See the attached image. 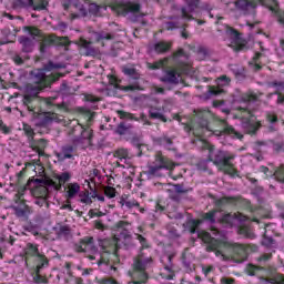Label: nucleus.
<instances>
[{
  "label": "nucleus",
  "instance_id": "f257e3e1",
  "mask_svg": "<svg viewBox=\"0 0 284 284\" xmlns=\"http://www.w3.org/2000/svg\"><path fill=\"white\" fill-rule=\"evenodd\" d=\"M212 232L216 237H212V235L205 231L197 232L199 239L207 244V252H215V255L220 256L222 261H225L226 258L224 250H233L240 261H245L247 258V254H250V245L230 243L225 236L220 235L219 230L216 229Z\"/></svg>",
  "mask_w": 284,
  "mask_h": 284
},
{
  "label": "nucleus",
  "instance_id": "f03ea898",
  "mask_svg": "<svg viewBox=\"0 0 284 284\" xmlns=\"http://www.w3.org/2000/svg\"><path fill=\"white\" fill-rule=\"evenodd\" d=\"M52 68H57V67H54L50 62L47 68L33 72L34 84L27 85V93L24 94V98H23V103L24 105H27L29 112H32V109L30 108V103H32V99H36V97L41 92V90L48 88L50 83L59 79V77H55L54 74L45 75V70H52Z\"/></svg>",
  "mask_w": 284,
  "mask_h": 284
},
{
  "label": "nucleus",
  "instance_id": "7ed1b4c3",
  "mask_svg": "<svg viewBox=\"0 0 284 284\" xmlns=\"http://www.w3.org/2000/svg\"><path fill=\"white\" fill-rule=\"evenodd\" d=\"M204 150H209V160L219 168L220 172L229 174V176H236V169L232 161L235 155L232 153H225L223 151H214V146L210 142H202Z\"/></svg>",
  "mask_w": 284,
  "mask_h": 284
},
{
  "label": "nucleus",
  "instance_id": "20e7f679",
  "mask_svg": "<svg viewBox=\"0 0 284 284\" xmlns=\"http://www.w3.org/2000/svg\"><path fill=\"white\" fill-rule=\"evenodd\" d=\"M152 265V257H148L143 254L138 255L134 258L132 270L129 271V276H131V282L128 284H145L148 283V267Z\"/></svg>",
  "mask_w": 284,
  "mask_h": 284
},
{
  "label": "nucleus",
  "instance_id": "39448f33",
  "mask_svg": "<svg viewBox=\"0 0 284 284\" xmlns=\"http://www.w3.org/2000/svg\"><path fill=\"white\" fill-rule=\"evenodd\" d=\"M204 221H209L210 223H214L219 221V223H222L223 225L232 227V225H236V223H244V221H247V216L241 214V213H234L232 214H224L221 211H211L203 216Z\"/></svg>",
  "mask_w": 284,
  "mask_h": 284
},
{
  "label": "nucleus",
  "instance_id": "423d86ee",
  "mask_svg": "<svg viewBox=\"0 0 284 284\" xmlns=\"http://www.w3.org/2000/svg\"><path fill=\"white\" fill-rule=\"evenodd\" d=\"M64 10L71 12L72 19L78 17H85L89 12L97 14L99 12V6L88 2V0H72L69 4H64Z\"/></svg>",
  "mask_w": 284,
  "mask_h": 284
},
{
  "label": "nucleus",
  "instance_id": "0eeeda50",
  "mask_svg": "<svg viewBox=\"0 0 284 284\" xmlns=\"http://www.w3.org/2000/svg\"><path fill=\"white\" fill-rule=\"evenodd\" d=\"M24 31L29 32L33 39L36 38V41H39L41 43V52H43V49L45 45H50L51 43H63V45H68V38H57L55 36H45L41 33V31L34 27H24Z\"/></svg>",
  "mask_w": 284,
  "mask_h": 284
},
{
  "label": "nucleus",
  "instance_id": "6e6552de",
  "mask_svg": "<svg viewBox=\"0 0 284 284\" xmlns=\"http://www.w3.org/2000/svg\"><path fill=\"white\" fill-rule=\"evenodd\" d=\"M237 110L239 113L235 115V118L242 121V125L246 129L248 134H254V132L261 128V122L256 121V118L254 114H252V111L243 106H240Z\"/></svg>",
  "mask_w": 284,
  "mask_h": 284
},
{
  "label": "nucleus",
  "instance_id": "1a4fd4ad",
  "mask_svg": "<svg viewBox=\"0 0 284 284\" xmlns=\"http://www.w3.org/2000/svg\"><path fill=\"white\" fill-rule=\"evenodd\" d=\"M225 32H226V43L229 48H232L235 52H239L241 50H246L247 41L241 38V33L239 31L232 29V27L226 26Z\"/></svg>",
  "mask_w": 284,
  "mask_h": 284
},
{
  "label": "nucleus",
  "instance_id": "9d476101",
  "mask_svg": "<svg viewBox=\"0 0 284 284\" xmlns=\"http://www.w3.org/2000/svg\"><path fill=\"white\" fill-rule=\"evenodd\" d=\"M161 170H174V162L156 153L154 162L149 166V174L152 176H161Z\"/></svg>",
  "mask_w": 284,
  "mask_h": 284
},
{
  "label": "nucleus",
  "instance_id": "9b49d317",
  "mask_svg": "<svg viewBox=\"0 0 284 284\" xmlns=\"http://www.w3.org/2000/svg\"><path fill=\"white\" fill-rule=\"evenodd\" d=\"M111 9L121 17L125 14H136L141 10V4L132 1L126 2H111Z\"/></svg>",
  "mask_w": 284,
  "mask_h": 284
},
{
  "label": "nucleus",
  "instance_id": "f8f14e48",
  "mask_svg": "<svg viewBox=\"0 0 284 284\" xmlns=\"http://www.w3.org/2000/svg\"><path fill=\"white\" fill-rule=\"evenodd\" d=\"M30 185H33L32 194L36 199H48V186L42 180L36 179Z\"/></svg>",
  "mask_w": 284,
  "mask_h": 284
},
{
  "label": "nucleus",
  "instance_id": "ddd939ff",
  "mask_svg": "<svg viewBox=\"0 0 284 284\" xmlns=\"http://www.w3.org/2000/svg\"><path fill=\"white\" fill-rule=\"evenodd\" d=\"M24 254L27 256V258H30V256H34L37 258V263L41 264V263H48V257H45V255L39 253V247L34 244H27L26 248H24Z\"/></svg>",
  "mask_w": 284,
  "mask_h": 284
},
{
  "label": "nucleus",
  "instance_id": "4468645a",
  "mask_svg": "<svg viewBox=\"0 0 284 284\" xmlns=\"http://www.w3.org/2000/svg\"><path fill=\"white\" fill-rule=\"evenodd\" d=\"M73 143L79 148H90V145H92V129H84L81 136L78 140H74Z\"/></svg>",
  "mask_w": 284,
  "mask_h": 284
},
{
  "label": "nucleus",
  "instance_id": "2eb2a0df",
  "mask_svg": "<svg viewBox=\"0 0 284 284\" xmlns=\"http://www.w3.org/2000/svg\"><path fill=\"white\" fill-rule=\"evenodd\" d=\"M230 85V78L223 75L216 80V87H209V93L216 97L217 94H223V88Z\"/></svg>",
  "mask_w": 284,
  "mask_h": 284
},
{
  "label": "nucleus",
  "instance_id": "dca6fc26",
  "mask_svg": "<svg viewBox=\"0 0 284 284\" xmlns=\"http://www.w3.org/2000/svg\"><path fill=\"white\" fill-rule=\"evenodd\" d=\"M187 3L186 8L182 9L183 19H192V13L199 8V0H185Z\"/></svg>",
  "mask_w": 284,
  "mask_h": 284
},
{
  "label": "nucleus",
  "instance_id": "f3484780",
  "mask_svg": "<svg viewBox=\"0 0 284 284\" xmlns=\"http://www.w3.org/2000/svg\"><path fill=\"white\" fill-rule=\"evenodd\" d=\"M38 121H40L41 125H48L51 121H57V113L51 112H42L37 115Z\"/></svg>",
  "mask_w": 284,
  "mask_h": 284
},
{
  "label": "nucleus",
  "instance_id": "a211bd4d",
  "mask_svg": "<svg viewBox=\"0 0 284 284\" xmlns=\"http://www.w3.org/2000/svg\"><path fill=\"white\" fill-rule=\"evenodd\" d=\"M212 112L210 110L204 109L196 112V119H202L201 130L202 132L207 128V119H212Z\"/></svg>",
  "mask_w": 284,
  "mask_h": 284
},
{
  "label": "nucleus",
  "instance_id": "6ab92c4d",
  "mask_svg": "<svg viewBox=\"0 0 284 284\" xmlns=\"http://www.w3.org/2000/svg\"><path fill=\"white\" fill-rule=\"evenodd\" d=\"M45 265H48V263L45 262H42L41 264L37 265L36 275L33 276L34 283H39V284L48 283V277L41 275V270H43Z\"/></svg>",
  "mask_w": 284,
  "mask_h": 284
},
{
  "label": "nucleus",
  "instance_id": "aec40b11",
  "mask_svg": "<svg viewBox=\"0 0 284 284\" xmlns=\"http://www.w3.org/2000/svg\"><path fill=\"white\" fill-rule=\"evenodd\" d=\"M73 152V146H64L60 153H57L58 161H65V159H72Z\"/></svg>",
  "mask_w": 284,
  "mask_h": 284
},
{
  "label": "nucleus",
  "instance_id": "412c9836",
  "mask_svg": "<svg viewBox=\"0 0 284 284\" xmlns=\"http://www.w3.org/2000/svg\"><path fill=\"white\" fill-rule=\"evenodd\" d=\"M79 192H81V186L79 185V183H69L67 185L68 199H74V196H77V194H79Z\"/></svg>",
  "mask_w": 284,
  "mask_h": 284
},
{
  "label": "nucleus",
  "instance_id": "4be33fe9",
  "mask_svg": "<svg viewBox=\"0 0 284 284\" xmlns=\"http://www.w3.org/2000/svg\"><path fill=\"white\" fill-rule=\"evenodd\" d=\"M164 83H178L179 82V73L174 70L166 71L165 77L162 78Z\"/></svg>",
  "mask_w": 284,
  "mask_h": 284
},
{
  "label": "nucleus",
  "instance_id": "5701e85b",
  "mask_svg": "<svg viewBox=\"0 0 284 284\" xmlns=\"http://www.w3.org/2000/svg\"><path fill=\"white\" fill-rule=\"evenodd\" d=\"M19 43H21L23 52H32V48L34 47L32 40L26 37H20Z\"/></svg>",
  "mask_w": 284,
  "mask_h": 284
},
{
  "label": "nucleus",
  "instance_id": "b1692460",
  "mask_svg": "<svg viewBox=\"0 0 284 284\" xmlns=\"http://www.w3.org/2000/svg\"><path fill=\"white\" fill-rule=\"evenodd\" d=\"M94 39H97L98 43H102V45H103V43H105V41H110V40L114 39V36H112L111 33L102 31L100 33H95Z\"/></svg>",
  "mask_w": 284,
  "mask_h": 284
},
{
  "label": "nucleus",
  "instance_id": "393cba45",
  "mask_svg": "<svg viewBox=\"0 0 284 284\" xmlns=\"http://www.w3.org/2000/svg\"><path fill=\"white\" fill-rule=\"evenodd\" d=\"M71 176L72 175H70V173H68V172L57 175L59 183L55 184V190H61V185L68 183V181H70Z\"/></svg>",
  "mask_w": 284,
  "mask_h": 284
},
{
  "label": "nucleus",
  "instance_id": "a878e982",
  "mask_svg": "<svg viewBox=\"0 0 284 284\" xmlns=\"http://www.w3.org/2000/svg\"><path fill=\"white\" fill-rule=\"evenodd\" d=\"M16 215L19 216L20 219L23 216H28L30 214V207L26 204H21L20 206L14 209Z\"/></svg>",
  "mask_w": 284,
  "mask_h": 284
},
{
  "label": "nucleus",
  "instance_id": "bb28decb",
  "mask_svg": "<svg viewBox=\"0 0 284 284\" xmlns=\"http://www.w3.org/2000/svg\"><path fill=\"white\" fill-rule=\"evenodd\" d=\"M33 10H45L48 8V1L45 0H36L33 4L30 6Z\"/></svg>",
  "mask_w": 284,
  "mask_h": 284
},
{
  "label": "nucleus",
  "instance_id": "cd10ccee",
  "mask_svg": "<svg viewBox=\"0 0 284 284\" xmlns=\"http://www.w3.org/2000/svg\"><path fill=\"white\" fill-rule=\"evenodd\" d=\"M13 3L18 8H30L33 6L34 0H13Z\"/></svg>",
  "mask_w": 284,
  "mask_h": 284
},
{
  "label": "nucleus",
  "instance_id": "c85d7f7f",
  "mask_svg": "<svg viewBox=\"0 0 284 284\" xmlns=\"http://www.w3.org/2000/svg\"><path fill=\"white\" fill-rule=\"evenodd\" d=\"M170 48H172V43L170 42H159L158 44H155L156 52H168Z\"/></svg>",
  "mask_w": 284,
  "mask_h": 284
},
{
  "label": "nucleus",
  "instance_id": "c756f323",
  "mask_svg": "<svg viewBox=\"0 0 284 284\" xmlns=\"http://www.w3.org/2000/svg\"><path fill=\"white\" fill-rule=\"evenodd\" d=\"M168 65V58H164L163 60H160L153 64H149V68L151 70H159L161 68H165Z\"/></svg>",
  "mask_w": 284,
  "mask_h": 284
},
{
  "label": "nucleus",
  "instance_id": "7c9ffc66",
  "mask_svg": "<svg viewBox=\"0 0 284 284\" xmlns=\"http://www.w3.org/2000/svg\"><path fill=\"white\" fill-rule=\"evenodd\" d=\"M150 118L159 119L160 121H163L164 123L168 121L161 111H156L154 109L150 110Z\"/></svg>",
  "mask_w": 284,
  "mask_h": 284
},
{
  "label": "nucleus",
  "instance_id": "2f4dec72",
  "mask_svg": "<svg viewBox=\"0 0 284 284\" xmlns=\"http://www.w3.org/2000/svg\"><path fill=\"white\" fill-rule=\"evenodd\" d=\"M80 202L84 203L85 205L92 204V197H90V193L89 192L80 193Z\"/></svg>",
  "mask_w": 284,
  "mask_h": 284
},
{
  "label": "nucleus",
  "instance_id": "473e14b6",
  "mask_svg": "<svg viewBox=\"0 0 284 284\" xmlns=\"http://www.w3.org/2000/svg\"><path fill=\"white\" fill-rule=\"evenodd\" d=\"M104 194L108 196V199H114V196H116V189L112 186H105Z\"/></svg>",
  "mask_w": 284,
  "mask_h": 284
},
{
  "label": "nucleus",
  "instance_id": "72a5a7b5",
  "mask_svg": "<svg viewBox=\"0 0 284 284\" xmlns=\"http://www.w3.org/2000/svg\"><path fill=\"white\" fill-rule=\"evenodd\" d=\"M226 134H230L231 136H235V139H242L243 135H241V133L236 132V130H234V128L232 126H227L225 129Z\"/></svg>",
  "mask_w": 284,
  "mask_h": 284
},
{
  "label": "nucleus",
  "instance_id": "f704fd0d",
  "mask_svg": "<svg viewBox=\"0 0 284 284\" xmlns=\"http://www.w3.org/2000/svg\"><path fill=\"white\" fill-rule=\"evenodd\" d=\"M130 129V125H125V123H120L116 128V133L118 134H125L128 130Z\"/></svg>",
  "mask_w": 284,
  "mask_h": 284
},
{
  "label": "nucleus",
  "instance_id": "c9c22d12",
  "mask_svg": "<svg viewBox=\"0 0 284 284\" xmlns=\"http://www.w3.org/2000/svg\"><path fill=\"white\" fill-rule=\"evenodd\" d=\"M274 176L277 181L284 183V168H281L277 171H275Z\"/></svg>",
  "mask_w": 284,
  "mask_h": 284
},
{
  "label": "nucleus",
  "instance_id": "e433bc0d",
  "mask_svg": "<svg viewBox=\"0 0 284 284\" xmlns=\"http://www.w3.org/2000/svg\"><path fill=\"white\" fill-rule=\"evenodd\" d=\"M258 270H261V267L250 264L246 268V272H247L248 276H254L256 274V272H258Z\"/></svg>",
  "mask_w": 284,
  "mask_h": 284
},
{
  "label": "nucleus",
  "instance_id": "4c0bfd02",
  "mask_svg": "<svg viewBox=\"0 0 284 284\" xmlns=\"http://www.w3.org/2000/svg\"><path fill=\"white\" fill-rule=\"evenodd\" d=\"M115 154L120 160L128 159V150L125 149H119Z\"/></svg>",
  "mask_w": 284,
  "mask_h": 284
},
{
  "label": "nucleus",
  "instance_id": "58836bf2",
  "mask_svg": "<svg viewBox=\"0 0 284 284\" xmlns=\"http://www.w3.org/2000/svg\"><path fill=\"white\" fill-rule=\"evenodd\" d=\"M243 101H244L245 103H250V102H252V101H256V94H254V93L245 94V95L243 97Z\"/></svg>",
  "mask_w": 284,
  "mask_h": 284
},
{
  "label": "nucleus",
  "instance_id": "ea45409f",
  "mask_svg": "<svg viewBox=\"0 0 284 284\" xmlns=\"http://www.w3.org/2000/svg\"><path fill=\"white\" fill-rule=\"evenodd\" d=\"M239 232L240 234H243L247 239H252V234L250 233V229H247V226H241Z\"/></svg>",
  "mask_w": 284,
  "mask_h": 284
},
{
  "label": "nucleus",
  "instance_id": "a19ab883",
  "mask_svg": "<svg viewBox=\"0 0 284 284\" xmlns=\"http://www.w3.org/2000/svg\"><path fill=\"white\" fill-rule=\"evenodd\" d=\"M266 121H268V123H276V121H278V116L272 112L267 113Z\"/></svg>",
  "mask_w": 284,
  "mask_h": 284
},
{
  "label": "nucleus",
  "instance_id": "79ce46f5",
  "mask_svg": "<svg viewBox=\"0 0 284 284\" xmlns=\"http://www.w3.org/2000/svg\"><path fill=\"white\" fill-rule=\"evenodd\" d=\"M118 114L120 116V119H134V115H132V113L125 112V111H118Z\"/></svg>",
  "mask_w": 284,
  "mask_h": 284
},
{
  "label": "nucleus",
  "instance_id": "37998d69",
  "mask_svg": "<svg viewBox=\"0 0 284 284\" xmlns=\"http://www.w3.org/2000/svg\"><path fill=\"white\" fill-rule=\"evenodd\" d=\"M88 250H92V243H82L78 252H87Z\"/></svg>",
  "mask_w": 284,
  "mask_h": 284
},
{
  "label": "nucleus",
  "instance_id": "c03bdc74",
  "mask_svg": "<svg viewBox=\"0 0 284 284\" xmlns=\"http://www.w3.org/2000/svg\"><path fill=\"white\" fill-rule=\"evenodd\" d=\"M123 72L128 77H134L136 74V70H134V68H123Z\"/></svg>",
  "mask_w": 284,
  "mask_h": 284
},
{
  "label": "nucleus",
  "instance_id": "a18cd8bd",
  "mask_svg": "<svg viewBox=\"0 0 284 284\" xmlns=\"http://www.w3.org/2000/svg\"><path fill=\"white\" fill-rule=\"evenodd\" d=\"M128 225H130V224L125 221H120L116 223L118 230H125L128 227Z\"/></svg>",
  "mask_w": 284,
  "mask_h": 284
},
{
  "label": "nucleus",
  "instance_id": "49530a36",
  "mask_svg": "<svg viewBox=\"0 0 284 284\" xmlns=\"http://www.w3.org/2000/svg\"><path fill=\"white\" fill-rule=\"evenodd\" d=\"M271 283L274 284H284V277L282 275L276 276L274 280H271Z\"/></svg>",
  "mask_w": 284,
  "mask_h": 284
},
{
  "label": "nucleus",
  "instance_id": "de8ad7c7",
  "mask_svg": "<svg viewBox=\"0 0 284 284\" xmlns=\"http://www.w3.org/2000/svg\"><path fill=\"white\" fill-rule=\"evenodd\" d=\"M89 214H91L92 217H94V216H105V213H103L101 211H97V210H91L89 212Z\"/></svg>",
  "mask_w": 284,
  "mask_h": 284
},
{
  "label": "nucleus",
  "instance_id": "09e8293b",
  "mask_svg": "<svg viewBox=\"0 0 284 284\" xmlns=\"http://www.w3.org/2000/svg\"><path fill=\"white\" fill-rule=\"evenodd\" d=\"M48 202H45V197H38L36 200V205H39V207H43Z\"/></svg>",
  "mask_w": 284,
  "mask_h": 284
},
{
  "label": "nucleus",
  "instance_id": "8fccbe9b",
  "mask_svg": "<svg viewBox=\"0 0 284 284\" xmlns=\"http://www.w3.org/2000/svg\"><path fill=\"white\" fill-rule=\"evenodd\" d=\"M122 205H125V207H136L139 203L136 201H125Z\"/></svg>",
  "mask_w": 284,
  "mask_h": 284
},
{
  "label": "nucleus",
  "instance_id": "3c124183",
  "mask_svg": "<svg viewBox=\"0 0 284 284\" xmlns=\"http://www.w3.org/2000/svg\"><path fill=\"white\" fill-rule=\"evenodd\" d=\"M0 130L3 132V134H8L10 132V129L3 124V120L0 119Z\"/></svg>",
  "mask_w": 284,
  "mask_h": 284
},
{
  "label": "nucleus",
  "instance_id": "603ef678",
  "mask_svg": "<svg viewBox=\"0 0 284 284\" xmlns=\"http://www.w3.org/2000/svg\"><path fill=\"white\" fill-rule=\"evenodd\" d=\"M193 225H194V227L191 229V234L196 233V229L199 227V225H201V220L194 221V222H193Z\"/></svg>",
  "mask_w": 284,
  "mask_h": 284
},
{
  "label": "nucleus",
  "instance_id": "864d4df0",
  "mask_svg": "<svg viewBox=\"0 0 284 284\" xmlns=\"http://www.w3.org/2000/svg\"><path fill=\"white\" fill-rule=\"evenodd\" d=\"M210 272H214V266H204L203 267V273L205 274V276H207V274H210Z\"/></svg>",
  "mask_w": 284,
  "mask_h": 284
},
{
  "label": "nucleus",
  "instance_id": "5fc2aeb1",
  "mask_svg": "<svg viewBox=\"0 0 284 284\" xmlns=\"http://www.w3.org/2000/svg\"><path fill=\"white\" fill-rule=\"evenodd\" d=\"M138 241H140L142 247H148V244H145V237H143L142 235H138Z\"/></svg>",
  "mask_w": 284,
  "mask_h": 284
},
{
  "label": "nucleus",
  "instance_id": "6e6d98bb",
  "mask_svg": "<svg viewBox=\"0 0 284 284\" xmlns=\"http://www.w3.org/2000/svg\"><path fill=\"white\" fill-rule=\"evenodd\" d=\"M113 250H119V237L114 236L112 240Z\"/></svg>",
  "mask_w": 284,
  "mask_h": 284
},
{
  "label": "nucleus",
  "instance_id": "4d7b16f0",
  "mask_svg": "<svg viewBox=\"0 0 284 284\" xmlns=\"http://www.w3.org/2000/svg\"><path fill=\"white\" fill-rule=\"evenodd\" d=\"M24 132L28 136H32L34 134V131H32V128L30 126H24Z\"/></svg>",
  "mask_w": 284,
  "mask_h": 284
},
{
  "label": "nucleus",
  "instance_id": "13d9d810",
  "mask_svg": "<svg viewBox=\"0 0 284 284\" xmlns=\"http://www.w3.org/2000/svg\"><path fill=\"white\" fill-rule=\"evenodd\" d=\"M13 61L17 65H21V63H23V59L19 55L13 57Z\"/></svg>",
  "mask_w": 284,
  "mask_h": 284
},
{
  "label": "nucleus",
  "instance_id": "bf43d9fd",
  "mask_svg": "<svg viewBox=\"0 0 284 284\" xmlns=\"http://www.w3.org/2000/svg\"><path fill=\"white\" fill-rule=\"evenodd\" d=\"M140 119L144 125H150V121L144 114H141Z\"/></svg>",
  "mask_w": 284,
  "mask_h": 284
},
{
  "label": "nucleus",
  "instance_id": "052dcab7",
  "mask_svg": "<svg viewBox=\"0 0 284 284\" xmlns=\"http://www.w3.org/2000/svg\"><path fill=\"white\" fill-rule=\"evenodd\" d=\"M110 260H106L105 257L101 256V258L98 261V265H103V263L108 264Z\"/></svg>",
  "mask_w": 284,
  "mask_h": 284
},
{
  "label": "nucleus",
  "instance_id": "680f3d73",
  "mask_svg": "<svg viewBox=\"0 0 284 284\" xmlns=\"http://www.w3.org/2000/svg\"><path fill=\"white\" fill-rule=\"evenodd\" d=\"M61 210H69V212H72V205L69 203V204H63L62 206H61Z\"/></svg>",
  "mask_w": 284,
  "mask_h": 284
},
{
  "label": "nucleus",
  "instance_id": "e2e57ef3",
  "mask_svg": "<svg viewBox=\"0 0 284 284\" xmlns=\"http://www.w3.org/2000/svg\"><path fill=\"white\" fill-rule=\"evenodd\" d=\"M104 225L101 221L95 222V229L97 230H103Z\"/></svg>",
  "mask_w": 284,
  "mask_h": 284
},
{
  "label": "nucleus",
  "instance_id": "0e129e2a",
  "mask_svg": "<svg viewBox=\"0 0 284 284\" xmlns=\"http://www.w3.org/2000/svg\"><path fill=\"white\" fill-rule=\"evenodd\" d=\"M222 283L223 284H233L234 280H232V278H222Z\"/></svg>",
  "mask_w": 284,
  "mask_h": 284
},
{
  "label": "nucleus",
  "instance_id": "69168bd1",
  "mask_svg": "<svg viewBox=\"0 0 284 284\" xmlns=\"http://www.w3.org/2000/svg\"><path fill=\"white\" fill-rule=\"evenodd\" d=\"M87 101H92V102H94V101H99V99H98V98H94V97H92V95H89V97H87Z\"/></svg>",
  "mask_w": 284,
  "mask_h": 284
},
{
  "label": "nucleus",
  "instance_id": "338daca9",
  "mask_svg": "<svg viewBox=\"0 0 284 284\" xmlns=\"http://www.w3.org/2000/svg\"><path fill=\"white\" fill-rule=\"evenodd\" d=\"M277 103H284V95H278Z\"/></svg>",
  "mask_w": 284,
  "mask_h": 284
},
{
  "label": "nucleus",
  "instance_id": "774afa93",
  "mask_svg": "<svg viewBox=\"0 0 284 284\" xmlns=\"http://www.w3.org/2000/svg\"><path fill=\"white\" fill-rule=\"evenodd\" d=\"M75 284H83V280L81 277L75 278Z\"/></svg>",
  "mask_w": 284,
  "mask_h": 284
}]
</instances>
